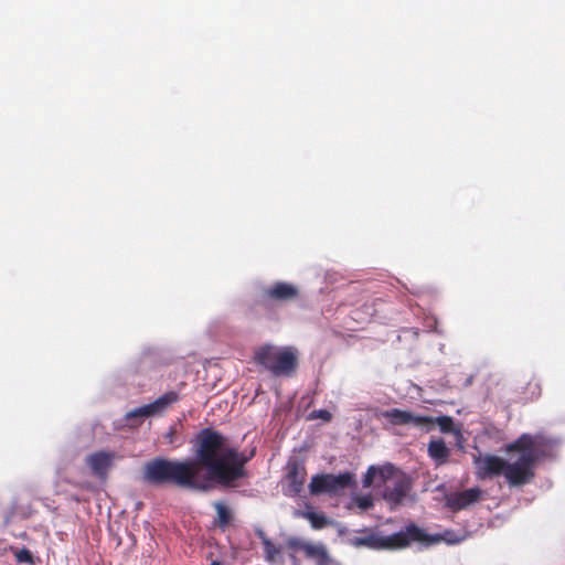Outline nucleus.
I'll use <instances>...</instances> for the list:
<instances>
[{"label":"nucleus","instance_id":"ddd939ff","mask_svg":"<svg viewBox=\"0 0 565 565\" xmlns=\"http://www.w3.org/2000/svg\"><path fill=\"white\" fill-rule=\"evenodd\" d=\"M481 490L478 488H471L462 492L456 493L448 499V503L452 509L461 510L470 504L477 502L480 499Z\"/></svg>","mask_w":565,"mask_h":565},{"label":"nucleus","instance_id":"6e6552de","mask_svg":"<svg viewBox=\"0 0 565 565\" xmlns=\"http://www.w3.org/2000/svg\"><path fill=\"white\" fill-rule=\"evenodd\" d=\"M308 450L306 445L301 446L298 450V455L294 454L288 462V479L290 480V490L294 493H299L306 481V469L303 466V454Z\"/></svg>","mask_w":565,"mask_h":565},{"label":"nucleus","instance_id":"5701e85b","mask_svg":"<svg viewBox=\"0 0 565 565\" xmlns=\"http://www.w3.org/2000/svg\"><path fill=\"white\" fill-rule=\"evenodd\" d=\"M15 559L19 563H28V564H31V565L34 564L33 555H32L31 551L28 550V548H21L20 551H18L15 553Z\"/></svg>","mask_w":565,"mask_h":565},{"label":"nucleus","instance_id":"f257e3e1","mask_svg":"<svg viewBox=\"0 0 565 565\" xmlns=\"http://www.w3.org/2000/svg\"><path fill=\"white\" fill-rule=\"evenodd\" d=\"M198 455L202 462L210 490L214 486L223 488L239 487L247 477L245 465L254 457L233 447H225V437L212 428H204L196 435Z\"/></svg>","mask_w":565,"mask_h":565},{"label":"nucleus","instance_id":"bb28decb","mask_svg":"<svg viewBox=\"0 0 565 565\" xmlns=\"http://www.w3.org/2000/svg\"><path fill=\"white\" fill-rule=\"evenodd\" d=\"M210 565H221V563L217 561H213Z\"/></svg>","mask_w":565,"mask_h":565},{"label":"nucleus","instance_id":"412c9836","mask_svg":"<svg viewBox=\"0 0 565 565\" xmlns=\"http://www.w3.org/2000/svg\"><path fill=\"white\" fill-rule=\"evenodd\" d=\"M260 536L263 539V545L266 554L267 561H274L275 556L279 554V550L275 547V545L263 536V533H260Z\"/></svg>","mask_w":565,"mask_h":565},{"label":"nucleus","instance_id":"20e7f679","mask_svg":"<svg viewBox=\"0 0 565 565\" xmlns=\"http://www.w3.org/2000/svg\"><path fill=\"white\" fill-rule=\"evenodd\" d=\"M424 536V531L422 529L415 524H411L405 531L394 533L388 536H379L373 533H367L363 536L352 539L351 542L356 547L366 546L376 550H395L408 546L411 539H423Z\"/></svg>","mask_w":565,"mask_h":565},{"label":"nucleus","instance_id":"2eb2a0df","mask_svg":"<svg viewBox=\"0 0 565 565\" xmlns=\"http://www.w3.org/2000/svg\"><path fill=\"white\" fill-rule=\"evenodd\" d=\"M431 420L429 426L422 427V430L430 431L436 425L440 428L443 433H451L456 436L458 443H460L461 434L460 430L455 428L454 422L448 416L440 417H428Z\"/></svg>","mask_w":565,"mask_h":565},{"label":"nucleus","instance_id":"6ab92c4d","mask_svg":"<svg viewBox=\"0 0 565 565\" xmlns=\"http://www.w3.org/2000/svg\"><path fill=\"white\" fill-rule=\"evenodd\" d=\"M428 452L431 458L439 462H444L449 454L445 443L440 439L429 443Z\"/></svg>","mask_w":565,"mask_h":565},{"label":"nucleus","instance_id":"1a4fd4ad","mask_svg":"<svg viewBox=\"0 0 565 565\" xmlns=\"http://www.w3.org/2000/svg\"><path fill=\"white\" fill-rule=\"evenodd\" d=\"M383 417L388 419L394 425H413L417 428L429 426L431 423L428 416H418L411 412L392 408L383 412Z\"/></svg>","mask_w":565,"mask_h":565},{"label":"nucleus","instance_id":"b1692460","mask_svg":"<svg viewBox=\"0 0 565 565\" xmlns=\"http://www.w3.org/2000/svg\"><path fill=\"white\" fill-rule=\"evenodd\" d=\"M298 294L296 287L289 284H285V300L296 297Z\"/></svg>","mask_w":565,"mask_h":565},{"label":"nucleus","instance_id":"4be33fe9","mask_svg":"<svg viewBox=\"0 0 565 565\" xmlns=\"http://www.w3.org/2000/svg\"><path fill=\"white\" fill-rule=\"evenodd\" d=\"M307 419H309V420L320 419L324 423H329L332 419V414H331V412H329L327 409L312 411L311 413L308 414Z\"/></svg>","mask_w":565,"mask_h":565},{"label":"nucleus","instance_id":"dca6fc26","mask_svg":"<svg viewBox=\"0 0 565 565\" xmlns=\"http://www.w3.org/2000/svg\"><path fill=\"white\" fill-rule=\"evenodd\" d=\"M424 535L425 536L423 539H411V542L418 541V542L425 543L427 545H430V544L439 543L441 541H445L448 544H456V543H459L462 541V537L456 536L454 533L448 532V531L445 532L444 534H437V535H428L424 532Z\"/></svg>","mask_w":565,"mask_h":565},{"label":"nucleus","instance_id":"f03ea898","mask_svg":"<svg viewBox=\"0 0 565 565\" xmlns=\"http://www.w3.org/2000/svg\"><path fill=\"white\" fill-rule=\"evenodd\" d=\"M547 440L542 436L524 434L507 447L508 452H515L508 460L492 455L478 457V473L482 477L502 475L511 486L526 483L533 477V466L544 455Z\"/></svg>","mask_w":565,"mask_h":565},{"label":"nucleus","instance_id":"7ed1b4c3","mask_svg":"<svg viewBox=\"0 0 565 565\" xmlns=\"http://www.w3.org/2000/svg\"><path fill=\"white\" fill-rule=\"evenodd\" d=\"M203 469L195 444V459L153 458L143 466V479L153 486L171 484L181 489L205 492L210 490V484L206 472L202 473Z\"/></svg>","mask_w":565,"mask_h":565},{"label":"nucleus","instance_id":"9b49d317","mask_svg":"<svg viewBox=\"0 0 565 565\" xmlns=\"http://www.w3.org/2000/svg\"><path fill=\"white\" fill-rule=\"evenodd\" d=\"M409 480L401 472L397 478L383 491L386 500L401 503L409 490Z\"/></svg>","mask_w":565,"mask_h":565},{"label":"nucleus","instance_id":"aec40b11","mask_svg":"<svg viewBox=\"0 0 565 565\" xmlns=\"http://www.w3.org/2000/svg\"><path fill=\"white\" fill-rule=\"evenodd\" d=\"M356 507L360 511H366L373 507V498L371 495H353L349 504V509Z\"/></svg>","mask_w":565,"mask_h":565},{"label":"nucleus","instance_id":"39448f33","mask_svg":"<svg viewBox=\"0 0 565 565\" xmlns=\"http://www.w3.org/2000/svg\"><path fill=\"white\" fill-rule=\"evenodd\" d=\"M353 475L350 472L341 475H317L313 476L309 483L311 494L338 493L339 491L349 487L352 482Z\"/></svg>","mask_w":565,"mask_h":565},{"label":"nucleus","instance_id":"0eeeda50","mask_svg":"<svg viewBox=\"0 0 565 565\" xmlns=\"http://www.w3.org/2000/svg\"><path fill=\"white\" fill-rule=\"evenodd\" d=\"M399 473L401 471L395 469V467L392 465H384L381 467L372 466L369 468L363 479V486L365 488L374 486L376 488H384V490H386L387 486H391V483L397 478Z\"/></svg>","mask_w":565,"mask_h":565},{"label":"nucleus","instance_id":"423d86ee","mask_svg":"<svg viewBox=\"0 0 565 565\" xmlns=\"http://www.w3.org/2000/svg\"><path fill=\"white\" fill-rule=\"evenodd\" d=\"M178 399L174 391H168L166 394L157 398L154 402L135 408L126 414L127 420L146 418L162 413L169 405Z\"/></svg>","mask_w":565,"mask_h":565},{"label":"nucleus","instance_id":"a878e982","mask_svg":"<svg viewBox=\"0 0 565 565\" xmlns=\"http://www.w3.org/2000/svg\"><path fill=\"white\" fill-rule=\"evenodd\" d=\"M173 435H174V433L172 430L167 434V438H168L169 443L173 441Z\"/></svg>","mask_w":565,"mask_h":565},{"label":"nucleus","instance_id":"f3484780","mask_svg":"<svg viewBox=\"0 0 565 565\" xmlns=\"http://www.w3.org/2000/svg\"><path fill=\"white\" fill-rule=\"evenodd\" d=\"M213 505H214V509L217 514V518L214 521L215 526H217L222 530L230 526V524L233 521L232 511L223 502H220V501L214 502Z\"/></svg>","mask_w":565,"mask_h":565},{"label":"nucleus","instance_id":"f8f14e48","mask_svg":"<svg viewBox=\"0 0 565 565\" xmlns=\"http://www.w3.org/2000/svg\"><path fill=\"white\" fill-rule=\"evenodd\" d=\"M114 457L115 455L111 452L97 451L87 457V465L94 475L104 477L110 468Z\"/></svg>","mask_w":565,"mask_h":565},{"label":"nucleus","instance_id":"9d476101","mask_svg":"<svg viewBox=\"0 0 565 565\" xmlns=\"http://www.w3.org/2000/svg\"><path fill=\"white\" fill-rule=\"evenodd\" d=\"M288 545L295 551H301L307 557L315 559L319 565L327 561V551L321 544H313L302 540L290 539Z\"/></svg>","mask_w":565,"mask_h":565},{"label":"nucleus","instance_id":"a211bd4d","mask_svg":"<svg viewBox=\"0 0 565 565\" xmlns=\"http://www.w3.org/2000/svg\"><path fill=\"white\" fill-rule=\"evenodd\" d=\"M298 366V351L294 347H285V377L292 376Z\"/></svg>","mask_w":565,"mask_h":565},{"label":"nucleus","instance_id":"393cba45","mask_svg":"<svg viewBox=\"0 0 565 565\" xmlns=\"http://www.w3.org/2000/svg\"><path fill=\"white\" fill-rule=\"evenodd\" d=\"M472 384V375L471 374H468L465 382H463V385L465 386H469Z\"/></svg>","mask_w":565,"mask_h":565},{"label":"nucleus","instance_id":"4468645a","mask_svg":"<svg viewBox=\"0 0 565 565\" xmlns=\"http://www.w3.org/2000/svg\"><path fill=\"white\" fill-rule=\"evenodd\" d=\"M294 514L298 518L307 519L316 530L333 524L332 520L328 519L323 513L315 512L311 508L303 511L297 510Z\"/></svg>","mask_w":565,"mask_h":565}]
</instances>
